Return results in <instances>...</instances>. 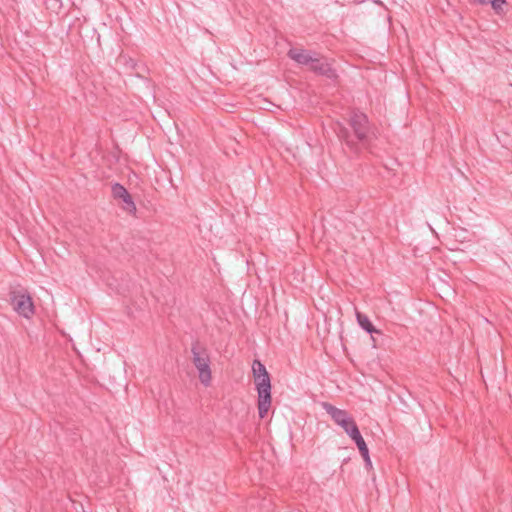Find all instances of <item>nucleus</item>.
<instances>
[{"label":"nucleus","mask_w":512,"mask_h":512,"mask_svg":"<svg viewBox=\"0 0 512 512\" xmlns=\"http://www.w3.org/2000/svg\"><path fill=\"white\" fill-rule=\"evenodd\" d=\"M112 194H113L114 198L121 199L125 203V205H126L124 207L125 210H127L130 213L136 212V205H135L131 195L129 194V192L123 185H121L119 183H115L112 186Z\"/></svg>","instance_id":"obj_8"},{"label":"nucleus","mask_w":512,"mask_h":512,"mask_svg":"<svg viewBox=\"0 0 512 512\" xmlns=\"http://www.w3.org/2000/svg\"><path fill=\"white\" fill-rule=\"evenodd\" d=\"M192 362L198 371V377L205 387L210 386L212 381L211 360L207 349L199 342L193 343L191 347Z\"/></svg>","instance_id":"obj_2"},{"label":"nucleus","mask_w":512,"mask_h":512,"mask_svg":"<svg viewBox=\"0 0 512 512\" xmlns=\"http://www.w3.org/2000/svg\"><path fill=\"white\" fill-rule=\"evenodd\" d=\"M287 55L297 64L310 67L317 53L305 49L291 48Z\"/></svg>","instance_id":"obj_7"},{"label":"nucleus","mask_w":512,"mask_h":512,"mask_svg":"<svg viewBox=\"0 0 512 512\" xmlns=\"http://www.w3.org/2000/svg\"><path fill=\"white\" fill-rule=\"evenodd\" d=\"M355 315H356V319H357V322H358L359 326L363 330H365L367 333H369V334H373V333L381 334V331L376 329L373 326V324L371 323L369 318L365 314H363L360 311H358L356 308H355Z\"/></svg>","instance_id":"obj_9"},{"label":"nucleus","mask_w":512,"mask_h":512,"mask_svg":"<svg viewBox=\"0 0 512 512\" xmlns=\"http://www.w3.org/2000/svg\"><path fill=\"white\" fill-rule=\"evenodd\" d=\"M337 135L338 137L343 140L351 149H356V143L352 140L348 130L343 127V126H339V129H338V132H337Z\"/></svg>","instance_id":"obj_11"},{"label":"nucleus","mask_w":512,"mask_h":512,"mask_svg":"<svg viewBox=\"0 0 512 512\" xmlns=\"http://www.w3.org/2000/svg\"><path fill=\"white\" fill-rule=\"evenodd\" d=\"M309 69L315 74L325 76L329 79H336L337 73L332 68L331 64L328 63L323 57H321L318 53L313 59V63L309 67Z\"/></svg>","instance_id":"obj_6"},{"label":"nucleus","mask_w":512,"mask_h":512,"mask_svg":"<svg viewBox=\"0 0 512 512\" xmlns=\"http://www.w3.org/2000/svg\"><path fill=\"white\" fill-rule=\"evenodd\" d=\"M13 309L21 316L30 318L34 315V304L27 291H13L11 293Z\"/></svg>","instance_id":"obj_4"},{"label":"nucleus","mask_w":512,"mask_h":512,"mask_svg":"<svg viewBox=\"0 0 512 512\" xmlns=\"http://www.w3.org/2000/svg\"><path fill=\"white\" fill-rule=\"evenodd\" d=\"M349 436L357 445L361 455L366 454L369 451L362 435L360 434L359 429H353L352 434Z\"/></svg>","instance_id":"obj_10"},{"label":"nucleus","mask_w":512,"mask_h":512,"mask_svg":"<svg viewBox=\"0 0 512 512\" xmlns=\"http://www.w3.org/2000/svg\"><path fill=\"white\" fill-rule=\"evenodd\" d=\"M349 124L359 142L364 143L368 140L371 129L369 119L364 113L354 111L350 116Z\"/></svg>","instance_id":"obj_5"},{"label":"nucleus","mask_w":512,"mask_h":512,"mask_svg":"<svg viewBox=\"0 0 512 512\" xmlns=\"http://www.w3.org/2000/svg\"><path fill=\"white\" fill-rule=\"evenodd\" d=\"M252 372L254 382L258 394L257 408L258 414L263 419L271 408V380L270 375L264 364L260 360L255 359L252 364Z\"/></svg>","instance_id":"obj_1"},{"label":"nucleus","mask_w":512,"mask_h":512,"mask_svg":"<svg viewBox=\"0 0 512 512\" xmlns=\"http://www.w3.org/2000/svg\"><path fill=\"white\" fill-rule=\"evenodd\" d=\"M323 408L348 435L352 434L353 429H358L354 419L346 410L339 409L330 403H323Z\"/></svg>","instance_id":"obj_3"},{"label":"nucleus","mask_w":512,"mask_h":512,"mask_svg":"<svg viewBox=\"0 0 512 512\" xmlns=\"http://www.w3.org/2000/svg\"><path fill=\"white\" fill-rule=\"evenodd\" d=\"M361 456L364 459L366 468L367 469H371L372 468V462H371V459H370V456H369V451L366 454H362Z\"/></svg>","instance_id":"obj_13"},{"label":"nucleus","mask_w":512,"mask_h":512,"mask_svg":"<svg viewBox=\"0 0 512 512\" xmlns=\"http://www.w3.org/2000/svg\"><path fill=\"white\" fill-rule=\"evenodd\" d=\"M490 4L494 10V12L499 16H504L506 14L505 6L507 5L506 0H490Z\"/></svg>","instance_id":"obj_12"}]
</instances>
